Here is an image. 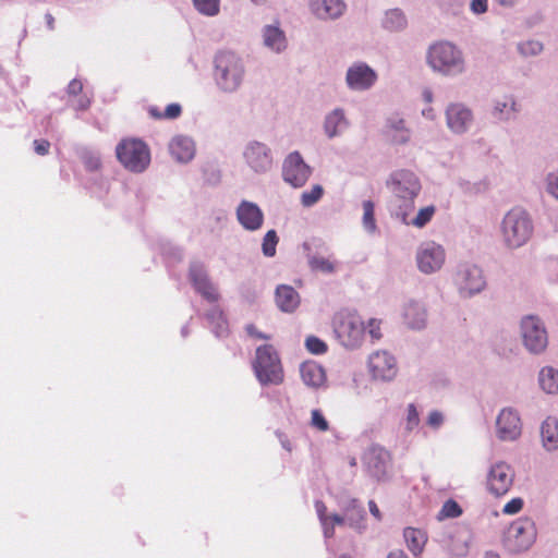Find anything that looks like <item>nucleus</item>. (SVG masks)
<instances>
[{
    "instance_id": "obj_1",
    "label": "nucleus",
    "mask_w": 558,
    "mask_h": 558,
    "mask_svg": "<svg viewBox=\"0 0 558 558\" xmlns=\"http://www.w3.org/2000/svg\"><path fill=\"white\" fill-rule=\"evenodd\" d=\"M244 74L243 61L234 52L221 51L215 57V80L222 92H235L241 86Z\"/></svg>"
},
{
    "instance_id": "obj_2",
    "label": "nucleus",
    "mask_w": 558,
    "mask_h": 558,
    "mask_svg": "<svg viewBox=\"0 0 558 558\" xmlns=\"http://www.w3.org/2000/svg\"><path fill=\"white\" fill-rule=\"evenodd\" d=\"M534 227L530 215L521 208H513L504 217L501 225L502 239L510 248L524 245L531 239Z\"/></svg>"
},
{
    "instance_id": "obj_3",
    "label": "nucleus",
    "mask_w": 558,
    "mask_h": 558,
    "mask_svg": "<svg viewBox=\"0 0 558 558\" xmlns=\"http://www.w3.org/2000/svg\"><path fill=\"white\" fill-rule=\"evenodd\" d=\"M253 368L262 385H280L283 381L284 376L280 359L270 344H264L256 349Z\"/></svg>"
},
{
    "instance_id": "obj_4",
    "label": "nucleus",
    "mask_w": 558,
    "mask_h": 558,
    "mask_svg": "<svg viewBox=\"0 0 558 558\" xmlns=\"http://www.w3.org/2000/svg\"><path fill=\"white\" fill-rule=\"evenodd\" d=\"M119 162L129 171L143 172L150 162V150L145 142L138 138H123L116 147Z\"/></svg>"
},
{
    "instance_id": "obj_5",
    "label": "nucleus",
    "mask_w": 558,
    "mask_h": 558,
    "mask_svg": "<svg viewBox=\"0 0 558 558\" xmlns=\"http://www.w3.org/2000/svg\"><path fill=\"white\" fill-rule=\"evenodd\" d=\"M428 64L444 74L461 73L464 61L461 51L448 41L433 45L428 50Z\"/></svg>"
},
{
    "instance_id": "obj_6",
    "label": "nucleus",
    "mask_w": 558,
    "mask_h": 558,
    "mask_svg": "<svg viewBox=\"0 0 558 558\" xmlns=\"http://www.w3.org/2000/svg\"><path fill=\"white\" fill-rule=\"evenodd\" d=\"M535 539V523L529 518H520L510 524L506 534V546L510 551L520 553L529 549Z\"/></svg>"
},
{
    "instance_id": "obj_7",
    "label": "nucleus",
    "mask_w": 558,
    "mask_h": 558,
    "mask_svg": "<svg viewBox=\"0 0 558 558\" xmlns=\"http://www.w3.org/2000/svg\"><path fill=\"white\" fill-rule=\"evenodd\" d=\"M333 329L345 347H356L365 331L362 319L352 313H339L333 318Z\"/></svg>"
},
{
    "instance_id": "obj_8",
    "label": "nucleus",
    "mask_w": 558,
    "mask_h": 558,
    "mask_svg": "<svg viewBox=\"0 0 558 558\" xmlns=\"http://www.w3.org/2000/svg\"><path fill=\"white\" fill-rule=\"evenodd\" d=\"M523 343L530 352L539 353L547 347V331L538 317L529 315L521 322Z\"/></svg>"
},
{
    "instance_id": "obj_9",
    "label": "nucleus",
    "mask_w": 558,
    "mask_h": 558,
    "mask_svg": "<svg viewBox=\"0 0 558 558\" xmlns=\"http://www.w3.org/2000/svg\"><path fill=\"white\" fill-rule=\"evenodd\" d=\"M445 260L444 247L434 241L422 243L416 252L417 267L424 274H433L439 270Z\"/></svg>"
},
{
    "instance_id": "obj_10",
    "label": "nucleus",
    "mask_w": 558,
    "mask_h": 558,
    "mask_svg": "<svg viewBox=\"0 0 558 558\" xmlns=\"http://www.w3.org/2000/svg\"><path fill=\"white\" fill-rule=\"evenodd\" d=\"M514 471L506 462L495 463L487 476V488L495 497L505 496L513 485Z\"/></svg>"
},
{
    "instance_id": "obj_11",
    "label": "nucleus",
    "mask_w": 558,
    "mask_h": 558,
    "mask_svg": "<svg viewBox=\"0 0 558 558\" xmlns=\"http://www.w3.org/2000/svg\"><path fill=\"white\" fill-rule=\"evenodd\" d=\"M311 173V168L305 163L299 151L289 154L283 161V180L293 187L303 186L310 179Z\"/></svg>"
},
{
    "instance_id": "obj_12",
    "label": "nucleus",
    "mask_w": 558,
    "mask_h": 558,
    "mask_svg": "<svg viewBox=\"0 0 558 558\" xmlns=\"http://www.w3.org/2000/svg\"><path fill=\"white\" fill-rule=\"evenodd\" d=\"M391 187L393 193L403 199L401 206L404 208L418 194L421 184L413 172L401 170L392 175Z\"/></svg>"
},
{
    "instance_id": "obj_13",
    "label": "nucleus",
    "mask_w": 558,
    "mask_h": 558,
    "mask_svg": "<svg viewBox=\"0 0 558 558\" xmlns=\"http://www.w3.org/2000/svg\"><path fill=\"white\" fill-rule=\"evenodd\" d=\"M496 429L500 440H515L521 435V418L515 411L504 409L497 416Z\"/></svg>"
},
{
    "instance_id": "obj_14",
    "label": "nucleus",
    "mask_w": 558,
    "mask_h": 558,
    "mask_svg": "<svg viewBox=\"0 0 558 558\" xmlns=\"http://www.w3.org/2000/svg\"><path fill=\"white\" fill-rule=\"evenodd\" d=\"M456 280L461 293L465 295L477 293L485 286L482 270L475 265L461 266Z\"/></svg>"
},
{
    "instance_id": "obj_15",
    "label": "nucleus",
    "mask_w": 558,
    "mask_h": 558,
    "mask_svg": "<svg viewBox=\"0 0 558 558\" xmlns=\"http://www.w3.org/2000/svg\"><path fill=\"white\" fill-rule=\"evenodd\" d=\"M244 157L255 172H266L272 166L270 149L259 142L251 143L245 149Z\"/></svg>"
},
{
    "instance_id": "obj_16",
    "label": "nucleus",
    "mask_w": 558,
    "mask_h": 558,
    "mask_svg": "<svg viewBox=\"0 0 558 558\" xmlns=\"http://www.w3.org/2000/svg\"><path fill=\"white\" fill-rule=\"evenodd\" d=\"M446 120L448 128L454 133H463L473 121V114L469 108L462 104H451L446 110Z\"/></svg>"
},
{
    "instance_id": "obj_17",
    "label": "nucleus",
    "mask_w": 558,
    "mask_h": 558,
    "mask_svg": "<svg viewBox=\"0 0 558 558\" xmlns=\"http://www.w3.org/2000/svg\"><path fill=\"white\" fill-rule=\"evenodd\" d=\"M236 217L240 225L250 231L260 229L264 222L262 209L252 202L243 201L236 209Z\"/></svg>"
},
{
    "instance_id": "obj_18",
    "label": "nucleus",
    "mask_w": 558,
    "mask_h": 558,
    "mask_svg": "<svg viewBox=\"0 0 558 558\" xmlns=\"http://www.w3.org/2000/svg\"><path fill=\"white\" fill-rule=\"evenodd\" d=\"M375 72L364 63H357L349 68L347 83L351 89L363 90L371 87L376 81Z\"/></svg>"
},
{
    "instance_id": "obj_19",
    "label": "nucleus",
    "mask_w": 558,
    "mask_h": 558,
    "mask_svg": "<svg viewBox=\"0 0 558 558\" xmlns=\"http://www.w3.org/2000/svg\"><path fill=\"white\" fill-rule=\"evenodd\" d=\"M413 210L414 202H410L404 208L400 206V209L399 211L396 213V215L400 217L405 225H411L416 228H423L434 217L436 213V207L434 205L423 207L418 210V213L415 216L412 217Z\"/></svg>"
},
{
    "instance_id": "obj_20",
    "label": "nucleus",
    "mask_w": 558,
    "mask_h": 558,
    "mask_svg": "<svg viewBox=\"0 0 558 558\" xmlns=\"http://www.w3.org/2000/svg\"><path fill=\"white\" fill-rule=\"evenodd\" d=\"M402 319L411 329H423L427 324V311L422 303L411 300L403 305Z\"/></svg>"
},
{
    "instance_id": "obj_21",
    "label": "nucleus",
    "mask_w": 558,
    "mask_h": 558,
    "mask_svg": "<svg viewBox=\"0 0 558 558\" xmlns=\"http://www.w3.org/2000/svg\"><path fill=\"white\" fill-rule=\"evenodd\" d=\"M190 279L198 293H201L209 302H217L219 293L210 282L207 274L201 267H192L190 269Z\"/></svg>"
},
{
    "instance_id": "obj_22",
    "label": "nucleus",
    "mask_w": 558,
    "mask_h": 558,
    "mask_svg": "<svg viewBox=\"0 0 558 558\" xmlns=\"http://www.w3.org/2000/svg\"><path fill=\"white\" fill-rule=\"evenodd\" d=\"M411 138V130L404 119L393 116L386 123V141L391 145L407 144Z\"/></svg>"
},
{
    "instance_id": "obj_23",
    "label": "nucleus",
    "mask_w": 558,
    "mask_h": 558,
    "mask_svg": "<svg viewBox=\"0 0 558 558\" xmlns=\"http://www.w3.org/2000/svg\"><path fill=\"white\" fill-rule=\"evenodd\" d=\"M300 374L303 383L310 388H320L327 380L324 367L314 361H305L302 363Z\"/></svg>"
},
{
    "instance_id": "obj_24",
    "label": "nucleus",
    "mask_w": 558,
    "mask_h": 558,
    "mask_svg": "<svg viewBox=\"0 0 558 558\" xmlns=\"http://www.w3.org/2000/svg\"><path fill=\"white\" fill-rule=\"evenodd\" d=\"M310 7L317 17L324 20L339 17L345 10L342 0H311Z\"/></svg>"
},
{
    "instance_id": "obj_25",
    "label": "nucleus",
    "mask_w": 558,
    "mask_h": 558,
    "mask_svg": "<svg viewBox=\"0 0 558 558\" xmlns=\"http://www.w3.org/2000/svg\"><path fill=\"white\" fill-rule=\"evenodd\" d=\"M169 150L177 161L189 162L195 156V144L190 137L178 135L171 140Z\"/></svg>"
},
{
    "instance_id": "obj_26",
    "label": "nucleus",
    "mask_w": 558,
    "mask_h": 558,
    "mask_svg": "<svg viewBox=\"0 0 558 558\" xmlns=\"http://www.w3.org/2000/svg\"><path fill=\"white\" fill-rule=\"evenodd\" d=\"M275 301L280 311L286 313L294 312L300 305V294L288 284H280L276 289Z\"/></svg>"
},
{
    "instance_id": "obj_27",
    "label": "nucleus",
    "mask_w": 558,
    "mask_h": 558,
    "mask_svg": "<svg viewBox=\"0 0 558 558\" xmlns=\"http://www.w3.org/2000/svg\"><path fill=\"white\" fill-rule=\"evenodd\" d=\"M403 536L409 550L414 556H418L423 553L427 543V534L423 530L407 527L404 529Z\"/></svg>"
},
{
    "instance_id": "obj_28",
    "label": "nucleus",
    "mask_w": 558,
    "mask_h": 558,
    "mask_svg": "<svg viewBox=\"0 0 558 558\" xmlns=\"http://www.w3.org/2000/svg\"><path fill=\"white\" fill-rule=\"evenodd\" d=\"M541 435L546 449L554 450L558 448V420L547 417L542 425Z\"/></svg>"
},
{
    "instance_id": "obj_29",
    "label": "nucleus",
    "mask_w": 558,
    "mask_h": 558,
    "mask_svg": "<svg viewBox=\"0 0 558 558\" xmlns=\"http://www.w3.org/2000/svg\"><path fill=\"white\" fill-rule=\"evenodd\" d=\"M264 43L276 51H281L287 46L283 32L277 26H266L264 29Z\"/></svg>"
},
{
    "instance_id": "obj_30",
    "label": "nucleus",
    "mask_w": 558,
    "mask_h": 558,
    "mask_svg": "<svg viewBox=\"0 0 558 558\" xmlns=\"http://www.w3.org/2000/svg\"><path fill=\"white\" fill-rule=\"evenodd\" d=\"M539 385L547 393H558V371L553 367L542 368Z\"/></svg>"
},
{
    "instance_id": "obj_31",
    "label": "nucleus",
    "mask_w": 558,
    "mask_h": 558,
    "mask_svg": "<svg viewBox=\"0 0 558 558\" xmlns=\"http://www.w3.org/2000/svg\"><path fill=\"white\" fill-rule=\"evenodd\" d=\"M345 125L344 114L339 109L331 112L325 121V130L330 137L337 135Z\"/></svg>"
},
{
    "instance_id": "obj_32",
    "label": "nucleus",
    "mask_w": 558,
    "mask_h": 558,
    "mask_svg": "<svg viewBox=\"0 0 558 558\" xmlns=\"http://www.w3.org/2000/svg\"><path fill=\"white\" fill-rule=\"evenodd\" d=\"M148 113L151 118L156 120H174L179 118L182 113V107L177 104H170L166 107L165 111H160L157 107H149Z\"/></svg>"
},
{
    "instance_id": "obj_33",
    "label": "nucleus",
    "mask_w": 558,
    "mask_h": 558,
    "mask_svg": "<svg viewBox=\"0 0 558 558\" xmlns=\"http://www.w3.org/2000/svg\"><path fill=\"white\" fill-rule=\"evenodd\" d=\"M367 368L374 380L384 378V354L380 351H375L368 356Z\"/></svg>"
},
{
    "instance_id": "obj_34",
    "label": "nucleus",
    "mask_w": 558,
    "mask_h": 558,
    "mask_svg": "<svg viewBox=\"0 0 558 558\" xmlns=\"http://www.w3.org/2000/svg\"><path fill=\"white\" fill-rule=\"evenodd\" d=\"M347 524L352 527H360L361 522L364 519L365 512L362 506L357 505L355 500L350 502L345 508Z\"/></svg>"
},
{
    "instance_id": "obj_35",
    "label": "nucleus",
    "mask_w": 558,
    "mask_h": 558,
    "mask_svg": "<svg viewBox=\"0 0 558 558\" xmlns=\"http://www.w3.org/2000/svg\"><path fill=\"white\" fill-rule=\"evenodd\" d=\"M407 26V19L404 14L398 10L386 12V29L400 31Z\"/></svg>"
},
{
    "instance_id": "obj_36",
    "label": "nucleus",
    "mask_w": 558,
    "mask_h": 558,
    "mask_svg": "<svg viewBox=\"0 0 558 558\" xmlns=\"http://www.w3.org/2000/svg\"><path fill=\"white\" fill-rule=\"evenodd\" d=\"M308 264L313 270L322 271L325 274H331L336 269V264L331 259L324 256H312L308 260Z\"/></svg>"
},
{
    "instance_id": "obj_37",
    "label": "nucleus",
    "mask_w": 558,
    "mask_h": 558,
    "mask_svg": "<svg viewBox=\"0 0 558 558\" xmlns=\"http://www.w3.org/2000/svg\"><path fill=\"white\" fill-rule=\"evenodd\" d=\"M195 9L203 15L215 16L219 13L220 0H192Z\"/></svg>"
},
{
    "instance_id": "obj_38",
    "label": "nucleus",
    "mask_w": 558,
    "mask_h": 558,
    "mask_svg": "<svg viewBox=\"0 0 558 558\" xmlns=\"http://www.w3.org/2000/svg\"><path fill=\"white\" fill-rule=\"evenodd\" d=\"M324 195V189L319 184H315L308 191H304L301 195V204L304 207H311L316 204Z\"/></svg>"
},
{
    "instance_id": "obj_39",
    "label": "nucleus",
    "mask_w": 558,
    "mask_h": 558,
    "mask_svg": "<svg viewBox=\"0 0 558 558\" xmlns=\"http://www.w3.org/2000/svg\"><path fill=\"white\" fill-rule=\"evenodd\" d=\"M279 238L275 230H269L266 232L263 243L262 250L265 256L272 257L276 254V247L278 244Z\"/></svg>"
},
{
    "instance_id": "obj_40",
    "label": "nucleus",
    "mask_w": 558,
    "mask_h": 558,
    "mask_svg": "<svg viewBox=\"0 0 558 558\" xmlns=\"http://www.w3.org/2000/svg\"><path fill=\"white\" fill-rule=\"evenodd\" d=\"M363 225L364 228L368 231L373 232L376 229L375 218H374V204L371 201H365L363 203Z\"/></svg>"
},
{
    "instance_id": "obj_41",
    "label": "nucleus",
    "mask_w": 558,
    "mask_h": 558,
    "mask_svg": "<svg viewBox=\"0 0 558 558\" xmlns=\"http://www.w3.org/2000/svg\"><path fill=\"white\" fill-rule=\"evenodd\" d=\"M305 347L313 354H324L328 349L326 342L315 336L306 338Z\"/></svg>"
},
{
    "instance_id": "obj_42",
    "label": "nucleus",
    "mask_w": 558,
    "mask_h": 558,
    "mask_svg": "<svg viewBox=\"0 0 558 558\" xmlns=\"http://www.w3.org/2000/svg\"><path fill=\"white\" fill-rule=\"evenodd\" d=\"M311 426L319 432H327L329 423L320 410L315 409L311 413Z\"/></svg>"
},
{
    "instance_id": "obj_43",
    "label": "nucleus",
    "mask_w": 558,
    "mask_h": 558,
    "mask_svg": "<svg viewBox=\"0 0 558 558\" xmlns=\"http://www.w3.org/2000/svg\"><path fill=\"white\" fill-rule=\"evenodd\" d=\"M462 513L459 504L452 499L447 500L439 512L442 518H457Z\"/></svg>"
},
{
    "instance_id": "obj_44",
    "label": "nucleus",
    "mask_w": 558,
    "mask_h": 558,
    "mask_svg": "<svg viewBox=\"0 0 558 558\" xmlns=\"http://www.w3.org/2000/svg\"><path fill=\"white\" fill-rule=\"evenodd\" d=\"M518 48L521 54L525 57L536 56L543 50V44L537 40H527L521 43Z\"/></svg>"
},
{
    "instance_id": "obj_45",
    "label": "nucleus",
    "mask_w": 558,
    "mask_h": 558,
    "mask_svg": "<svg viewBox=\"0 0 558 558\" xmlns=\"http://www.w3.org/2000/svg\"><path fill=\"white\" fill-rule=\"evenodd\" d=\"M364 333H368L372 338V340H379L381 338V322L375 318H372L368 320L367 325L365 326Z\"/></svg>"
},
{
    "instance_id": "obj_46",
    "label": "nucleus",
    "mask_w": 558,
    "mask_h": 558,
    "mask_svg": "<svg viewBox=\"0 0 558 558\" xmlns=\"http://www.w3.org/2000/svg\"><path fill=\"white\" fill-rule=\"evenodd\" d=\"M83 162L86 169L90 171H95L100 169L101 167V160L100 157L97 154L87 151L83 155Z\"/></svg>"
},
{
    "instance_id": "obj_47",
    "label": "nucleus",
    "mask_w": 558,
    "mask_h": 558,
    "mask_svg": "<svg viewBox=\"0 0 558 558\" xmlns=\"http://www.w3.org/2000/svg\"><path fill=\"white\" fill-rule=\"evenodd\" d=\"M523 508V499L520 498V497H517V498H512L510 501H508L504 508H502V512L505 514H515L518 512H520Z\"/></svg>"
},
{
    "instance_id": "obj_48",
    "label": "nucleus",
    "mask_w": 558,
    "mask_h": 558,
    "mask_svg": "<svg viewBox=\"0 0 558 558\" xmlns=\"http://www.w3.org/2000/svg\"><path fill=\"white\" fill-rule=\"evenodd\" d=\"M547 191L558 199V170L548 174Z\"/></svg>"
},
{
    "instance_id": "obj_49",
    "label": "nucleus",
    "mask_w": 558,
    "mask_h": 558,
    "mask_svg": "<svg viewBox=\"0 0 558 558\" xmlns=\"http://www.w3.org/2000/svg\"><path fill=\"white\" fill-rule=\"evenodd\" d=\"M514 101L512 98H506L502 102L497 101L495 107L496 114H502L505 111L508 113L509 111H514Z\"/></svg>"
},
{
    "instance_id": "obj_50",
    "label": "nucleus",
    "mask_w": 558,
    "mask_h": 558,
    "mask_svg": "<svg viewBox=\"0 0 558 558\" xmlns=\"http://www.w3.org/2000/svg\"><path fill=\"white\" fill-rule=\"evenodd\" d=\"M418 422H420V418H418L417 410L414 407V404H410L408 408V426H409V428L411 429V428L417 426Z\"/></svg>"
},
{
    "instance_id": "obj_51",
    "label": "nucleus",
    "mask_w": 558,
    "mask_h": 558,
    "mask_svg": "<svg viewBox=\"0 0 558 558\" xmlns=\"http://www.w3.org/2000/svg\"><path fill=\"white\" fill-rule=\"evenodd\" d=\"M444 422V416L439 411H432L427 418V424L433 428H438Z\"/></svg>"
},
{
    "instance_id": "obj_52",
    "label": "nucleus",
    "mask_w": 558,
    "mask_h": 558,
    "mask_svg": "<svg viewBox=\"0 0 558 558\" xmlns=\"http://www.w3.org/2000/svg\"><path fill=\"white\" fill-rule=\"evenodd\" d=\"M34 149L36 154L45 156L49 153L50 143L47 140H36L34 141Z\"/></svg>"
},
{
    "instance_id": "obj_53",
    "label": "nucleus",
    "mask_w": 558,
    "mask_h": 558,
    "mask_svg": "<svg viewBox=\"0 0 558 558\" xmlns=\"http://www.w3.org/2000/svg\"><path fill=\"white\" fill-rule=\"evenodd\" d=\"M66 92L70 96H78L83 92V83L80 80H72L66 88Z\"/></svg>"
},
{
    "instance_id": "obj_54",
    "label": "nucleus",
    "mask_w": 558,
    "mask_h": 558,
    "mask_svg": "<svg viewBox=\"0 0 558 558\" xmlns=\"http://www.w3.org/2000/svg\"><path fill=\"white\" fill-rule=\"evenodd\" d=\"M315 506L322 524L326 525L329 522V515L326 513L327 508L325 504L323 501H317Z\"/></svg>"
},
{
    "instance_id": "obj_55",
    "label": "nucleus",
    "mask_w": 558,
    "mask_h": 558,
    "mask_svg": "<svg viewBox=\"0 0 558 558\" xmlns=\"http://www.w3.org/2000/svg\"><path fill=\"white\" fill-rule=\"evenodd\" d=\"M471 10L476 14L486 12L487 11V0H472Z\"/></svg>"
},
{
    "instance_id": "obj_56",
    "label": "nucleus",
    "mask_w": 558,
    "mask_h": 558,
    "mask_svg": "<svg viewBox=\"0 0 558 558\" xmlns=\"http://www.w3.org/2000/svg\"><path fill=\"white\" fill-rule=\"evenodd\" d=\"M397 369L395 367V359H386V375L385 378L391 379L396 376Z\"/></svg>"
},
{
    "instance_id": "obj_57",
    "label": "nucleus",
    "mask_w": 558,
    "mask_h": 558,
    "mask_svg": "<svg viewBox=\"0 0 558 558\" xmlns=\"http://www.w3.org/2000/svg\"><path fill=\"white\" fill-rule=\"evenodd\" d=\"M246 332L251 336V337H254L256 339H264V340H268L270 337L260 332L256 326L254 325H247L246 326Z\"/></svg>"
},
{
    "instance_id": "obj_58",
    "label": "nucleus",
    "mask_w": 558,
    "mask_h": 558,
    "mask_svg": "<svg viewBox=\"0 0 558 558\" xmlns=\"http://www.w3.org/2000/svg\"><path fill=\"white\" fill-rule=\"evenodd\" d=\"M90 105V101L87 97L81 96L75 102L72 104V107L76 110H86Z\"/></svg>"
},
{
    "instance_id": "obj_59",
    "label": "nucleus",
    "mask_w": 558,
    "mask_h": 558,
    "mask_svg": "<svg viewBox=\"0 0 558 558\" xmlns=\"http://www.w3.org/2000/svg\"><path fill=\"white\" fill-rule=\"evenodd\" d=\"M329 522L333 526L342 525V524L347 523L345 513L343 515H339V514L329 515Z\"/></svg>"
},
{
    "instance_id": "obj_60",
    "label": "nucleus",
    "mask_w": 558,
    "mask_h": 558,
    "mask_svg": "<svg viewBox=\"0 0 558 558\" xmlns=\"http://www.w3.org/2000/svg\"><path fill=\"white\" fill-rule=\"evenodd\" d=\"M278 437H279V440H280L282 447L287 451L291 452L292 451V444L289 440V438L287 437V435H284L283 433H278Z\"/></svg>"
},
{
    "instance_id": "obj_61",
    "label": "nucleus",
    "mask_w": 558,
    "mask_h": 558,
    "mask_svg": "<svg viewBox=\"0 0 558 558\" xmlns=\"http://www.w3.org/2000/svg\"><path fill=\"white\" fill-rule=\"evenodd\" d=\"M369 511L372 512V514H373L377 520H379V519H380V511H379V508H378V506H377L374 501H369Z\"/></svg>"
},
{
    "instance_id": "obj_62",
    "label": "nucleus",
    "mask_w": 558,
    "mask_h": 558,
    "mask_svg": "<svg viewBox=\"0 0 558 558\" xmlns=\"http://www.w3.org/2000/svg\"><path fill=\"white\" fill-rule=\"evenodd\" d=\"M324 526V534L326 537H332L333 534H335V526L331 525L330 522H328L326 525H323Z\"/></svg>"
},
{
    "instance_id": "obj_63",
    "label": "nucleus",
    "mask_w": 558,
    "mask_h": 558,
    "mask_svg": "<svg viewBox=\"0 0 558 558\" xmlns=\"http://www.w3.org/2000/svg\"><path fill=\"white\" fill-rule=\"evenodd\" d=\"M422 97H423V100L426 102V104H430L433 101V93L429 88H425L423 92H422Z\"/></svg>"
},
{
    "instance_id": "obj_64",
    "label": "nucleus",
    "mask_w": 558,
    "mask_h": 558,
    "mask_svg": "<svg viewBox=\"0 0 558 558\" xmlns=\"http://www.w3.org/2000/svg\"><path fill=\"white\" fill-rule=\"evenodd\" d=\"M387 558H409L402 550L391 551Z\"/></svg>"
}]
</instances>
